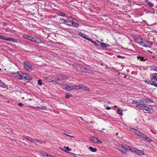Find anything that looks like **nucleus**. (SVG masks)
<instances>
[{
  "instance_id": "7c9ffc66",
  "label": "nucleus",
  "mask_w": 157,
  "mask_h": 157,
  "mask_svg": "<svg viewBox=\"0 0 157 157\" xmlns=\"http://www.w3.org/2000/svg\"><path fill=\"white\" fill-rule=\"evenodd\" d=\"M73 25L72 26H75V27H77L79 26L78 24L77 23L73 21L72 22Z\"/></svg>"
},
{
  "instance_id": "f3484780",
  "label": "nucleus",
  "mask_w": 157,
  "mask_h": 157,
  "mask_svg": "<svg viewBox=\"0 0 157 157\" xmlns=\"http://www.w3.org/2000/svg\"><path fill=\"white\" fill-rule=\"evenodd\" d=\"M145 82L147 84H151L153 86H154V85H156V82H155L151 81L149 79L145 80Z\"/></svg>"
},
{
  "instance_id": "3c124183",
  "label": "nucleus",
  "mask_w": 157,
  "mask_h": 157,
  "mask_svg": "<svg viewBox=\"0 0 157 157\" xmlns=\"http://www.w3.org/2000/svg\"><path fill=\"white\" fill-rule=\"evenodd\" d=\"M156 86V87H157V83H156V85H154V86Z\"/></svg>"
},
{
  "instance_id": "09e8293b",
  "label": "nucleus",
  "mask_w": 157,
  "mask_h": 157,
  "mask_svg": "<svg viewBox=\"0 0 157 157\" xmlns=\"http://www.w3.org/2000/svg\"><path fill=\"white\" fill-rule=\"evenodd\" d=\"M68 153L71 154H72V155H75V154L72 153H71V152H68Z\"/></svg>"
},
{
  "instance_id": "37998d69",
  "label": "nucleus",
  "mask_w": 157,
  "mask_h": 157,
  "mask_svg": "<svg viewBox=\"0 0 157 157\" xmlns=\"http://www.w3.org/2000/svg\"><path fill=\"white\" fill-rule=\"evenodd\" d=\"M140 60H144V58L143 57H140Z\"/></svg>"
},
{
  "instance_id": "c9c22d12",
  "label": "nucleus",
  "mask_w": 157,
  "mask_h": 157,
  "mask_svg": "<svg viewBox=\"0 0 157 157\" xmlns=\"http://www.w3.org/2000/svg\"><path fill=\"white\" fill-rule=\"evenodd\" d=\"M29 36H29L27 35H25L23 37L25 38L28 39L29 40Z\"/></svg>"
},
{
  "instance_id": "c756f323",
  "label": "nucleus",
  "mask_w": 157,
  "mask_h": 157,
  "mask_svg": "<svg viewBox=\"0 0 157 157\" xmlns=\"http://www.w3.org/2000/svg\"><path fill=\"white\" fill-rule=\"evenodd\" d=\"M57 14L59 16H64L65 15V13L62 12H59L57 13Z\"/></svg>"
},
{
  "instance_id": "9b49d317",
  "label": "nucleus",
  "mask_w": 157,
  "mask_h": 157,
  "mask_svg": "<svg viewBox=\"0 0 157 157\" xmlns=\"http://www.w3.org/2000/svg\"><path fill=\"white\" fill-rule=\"evenodd\" d=\"M132 152H135L136 154L139 155H144V153L143 151L136 149L134 148L132 149Z\"/></svg>"
},
{
  "instance_id": "72a5a7b5",
  "label": "nucleus",
  "mask_w": 157,
  "mask_h": 157,
  "mask_svg": "<svg viewBox=\"0 0 157 157\" xmlns=\"http://www.w3.org/2000/svg\"><path fill=\"white\" fill-rule=\"evenodd\" d=\"M148 4L151 7H152L154 6L153 4L151 2H148Z\"/></svg>"
},
{
  "instance_id": "4be33fe9",
  "label": "nucleus",
  "mask_w": 157,
  "mask_h": 157,
  "mask_svg": "<svg viewBox=\"0 0 157 157\" xmlns=\"http://www.w3.org/2000/svg\"><path fill=\"white\" fill-rule=\"evenodd\" d=\"M64 148H65L66 149V150H65V149H64L63 148H61L60 149L64 151L66 153H68V152L67 151H70L71 150V149L70 148H69V147H68L64 146Z\"/></svg>"
},
{
  "instance_id": "a18cd8bd",
  "label": "nucleus",
  "mask_w": 157,
  "mask_h": 157,
  "mask_svg": "<svg viewBox=\"0 0 157 157\" xmlns=\"http://www.w3.org/2000/svg\"><path fill=\"white\" fill-rule=\"evenodd\" d=\"M30 107L32 108H35H35L36 107H34V106H30V107Z\"/></svg>"
},
{
  "instance_id": "58836bf2",
  "label": "nucleus",
  "mask_w": 157,
  "mask_h": 157,
  "mask_svg": "<svg viewBox=\"0 0 157 157\" xmlns=\"http://www.w3.org/2000/svg\"><path fill=\"white\" fill-rule=\"evenodd\" d=\"M93 43H94L95 45H99V44H100V43H98V42H97V41L95 42H94L93 41V42H92Z\"/></svg>"
},
{
  "instance_id": "de8ad7c7",
  "label": "nucleus",
  "mask_w": 157,
  "mask_h": 157,
  "mask_svg": "<svg viewBox=\"0 0 157 157\" xmlns=\"http://www.w3.org/2000/svg\"><path fill=\"white\" fill-rule=\"evenodd\" d=\"M69 136L70 137H71V138H74V137L73 136Z\"/></svg>"
},
{
  "instance_id": "b1692460",
  "label": "nucleus",
  "mask_w": 157,
  "mask_h": 157,
  "mask_svg": "<svg viewBox=\"0 0 157 157\" xmlns=\"http://www.w3.org/2000/svg\"><path fill=\"white\" fill-rule=\"evenodd\" d=\"M81 88L84 90L87 91H89L90 90V89L89 88L82 85L81 86Z\"/></svg>"
},
{
  "instance_id": "4468645a",
  "label": "nucleus",
  "mask_w": 157,
  "mask_h": 157,
  "mask_svg": "<svg viewBox=\"0 0 157 157\" xmlns=\"http://www.w3.org/2000/svg\"><path fill=\"white\" fill-rule=\"evenodd\" d=\"M90 140L94 143L97 144H101L102 143L101 141L100 140L94 137H92L90 138Z\"/></svg>"
},
{
  "instance_id": "f8f14e48",
  "label": "nucleus",
  "mask_w": 157,
  "mask_h": 157,
  "mask_svg": "<svg viewBox=\"0 0 157 157\" xmlns=\"http://www.w3.org/2000/svg\"><path fill=\"white\" fill-rule=\"evenodd\" d=\"M76 68V69L78 70L79 71H81L83 72H88V71H87L88 70L85 67H81L79 65L77 66Z\"/></svg>"
},
{
  "instance_id": "864d4df0",
  "label": "nucleus",
  "mask_w": 157,
  "mask_h": 157,
  "mask_svg": "<svg viewBox=\"0 0 157 157\" xmlns=\"http://www.w3.org/2000/svg\"><path fill=\"white\" fill-rule=\"evenodd\" d=\"M117 106H116H116H114V108H117Z\"/></svg>"
},
{
  "instance_id": "39448f33",
  "label": "nucleus",
  "mask_w": 157,
  "mask_h": 157,
  "mask_svg": "<svg viewBox=\"0 0 157 157\" xmlns=\"http://www.w3.org/2000/svg\"><path fill=\"white\" fill-rule=\"evenodd\" d=\"M57 75H51L44 78V80L48 82H52L54 81H55L53 83V84H56V83L59 84L57 82Z\"/></svg>"
},
{
  "instance_id": "423d86ee",
  "label": "nucleus",
  "mask_w": 157,
  "mask_h": 157,
  "mask_svg": "<svg viewBox=\"0 0 157 157\" xmlns=\"http://www.w3.org/2000/svg\"><path fill=\"white\" fill-rule=\"evenodd\" d=\"M23 65L24 69L26 70L30 71L33 70L31 65L28 62H24Z\"/></svg>"
},
{
  "instance_id": "9d476101",
  "label": "nucleus",
  "mask_w": 157,
  "mask_h": 157,
  "mask_svg": "<svg viewBox=\"0 0 157 157\" xmlns=\"http://www.w3.org/2000/svg\"><path fill=\"white\" fill-rule=\"evenodd\" d=\"M57 81L59 80L62 82L68 79V76L64 75H57Z\"/></svg>"
},
{
  "instance_id": "8fccbe9b",
  "label": "nucleus",
  "mask_w": 157,
  "mask_h": 157,
  "mask_svg": "<svg viewBox=\"0 0 157 157\" xmlns=\"http://www.w3.org/2000/svg\"><path fill=\"white\" fill-rule=\"evenodd\" d=\"M68 153L71 154H72V155H75V154L72 153H71V152H68Z\"/></svg>"
},
{
  "instance_id": "bf43d9fd",
  "label": "nucleus",
  "mask_w": 157,
  "mask_h": 157,
  "mask_svg": "<svg viewBox=\"0 0 157 157\" xmlns=\"http://www.w3.org/2000/svg\"><path fill=\"white\" fill-rule=\"evenodd\" d=\"M75 157H77L76 156H75Z\"/></svg>"
},
{
  "instance_id": "cd10ccee",
  "label": "nucleus",
  "mask_w": 157,
  "mask_h": 157,
  "mask_svg": "<svg viewBox=\"0 0 157 157\" xmlns=\"http://www.w3.org/2000/svg\"><path fill=\"white\" fill-rule=\"evenodd\" d=\"M97 42H98L99 43H100V45L103 48H105L107 46V44L104 43H101L99 42V41H97Z\"/></svg>"
},
{
  "instance_id": "6e6552de",
  "label": "nucleus",
  "mask_w": 157,
  "mask_h": 157,
  "mask_svg": "<svg viewBox=\"0 0 157 157\" xmlns=\"http://www.w3.org/2000/svg\"><path fill=\"white\" fill-rule=\"evenodd\" d=\"M130 130L131 131L134 133L136 135H138V136H140V137L142 138H143V137H144L145 135L144 133L138 131L137 130H136L133 128H130Z\"/></svg>"
},
{
  "instance_id": "4c0bfd02",
  "label": "nucleus",
  "mask_w": 157,
  "mask_h": 157,
  "mask_svg": "<svg viewBox=\"0 0 157 157\" xmlns=\"http://www.w3.org/2000/svg\"><path fill=\"white\" fill-rule=\"evenodd\" d=\"M0 39L6 40V37H4L2 36H0Z\"/></svg>"
},
{
  "instance_id": "473e14b6",
  "label": "nucleus",
  "mask_w": 157,
  "mask_h": 157,
  "mask_svg": "<svg viewBox=\"0 0 157 157\" xmlns=\"http://www.w3.org/2000/svg\"><path fill=\"white\" fill-rule=\"evenodd\" d=\"M34 37H33L31 36H30L29 37V40L32 41L33 42V40H34Z\"/></svg>"
},
{
  "instance_id": "a878e982",
  "label": "nucleus",
  "mask_w": 157,
  "mask_h": 157,
  "mask_svg": "<svg viewBox=\"0 0 157 157\" xmlns=\"http://www.w3.org/2000/svg\"><path fill=\"white\" fill-rule=\"evenodd\" d=\"M0 87L5 88L6 87V86L5 84L2 81L0 80Z\"/></svg>"
},
{
  "instance_id": "f257e3e1",
  "label": "nucleus",
  "mask_w": 157,
  "mask_h": 157,
  "mask_svg": "<svg viewBox=\"0 0 157 157\" xmlns=\"http://www.w3.org/2000/svg\"><path fill=\"white\" fill-rule=\"evenodd\" d=\"M152 102V101L148 99H142L135 100L133 101V104L136 105L135 107L142 110L148 111V113H152L154 112L153 109L148 108L145 104Z\"/></svg>"
},
{
  "instance_id": "1a4fd4ad",
  "label": "nucleus",
  "mask_w": 157,
  "mask_h": 157,
  "mask_svg": "<svg viewBox=\"0 0 157 157\" xmlns=\"http://www.w3.org/2000/svg\"><path fill=\"white\" fill-rule=\"evenodd\" d=\"M25 138L31 142H32L36 144H40L41 143L40 142L39 140H37L33 139L29 137L26 136Z\"/></svg>"
},
{
  "instance_id": "2f4dec72",
  "label": "nucleus",
  "mask_w": 157,
  "mask_h": 157,
  "mask_svg": "<svg viewBox=\"0 0 157 157\" xmlns=\"http://www.w3.org/2000/svg\"><path fill=\"white\" fill-rule=\"evenodd\" d=\"M72 95L71 94H67L65 95V98H68L70 97H72Z\"/></svg>"
},
{
  "instance_id": "a211bd4d",
  "label": "nucleus",
  "mask_w": 157,
  "mask_h": 157,
  "mask_svg": "<svg viewBox=\"0 0 157 157\" xmlns=\"http://www.w3.org/2000/svg\"><path fill=\"white\" fill-rule=\"evenodd\" d=\"M73 20H65V23L66 25L72 26L73 25Z\"/></svg>"
},
{
  "instance_id": "ea45409f",
  "label": "nucleus",
  "mask_w": 157,
  "mask_h": 157,
  "mask_svg": "<svg viewBox=\"0 0 157 157\" xmlns=\"http://www.w3.org/2000/svg\"><path fill=\"white\" fill-rule=\"evenodd\" d=\"M18 105L20 106H22L23 105V104L22 103H19L18 104Z\"/></svg>"
},
{
  "instance_id": "aec40b11",
  "label": "nucleus",
  "mask_w": 157,
  "mask_h": 157,
  "mask_svg": "<svg viewBox=\"0 0 157 157\" xmlns=\"http://www.w3.org/2000/svg\"><path fill=\"white\" fill-rule=\"evenodd\" d=\"M151 79L152 80H155L156 81H157V73H153L152 74Z\"/></svg>"
},
{
  "instance_id": "412c9836",
  "label": "nucleus",
  "mask_w": 157,
  "mask_h": 157,
  "mask_svg": "<svg viewBox=\"0 0 157 157\" xmlns=\"http://www.w3.org/2000/svg\"><path fill=\"white\" fill-rule=\"evenodd\" d=\"M6 40L11 41L13 42H16L17 41V40L13 38L6 37Z\"/></svg>"
},
{
  "instance_id": "49530a36",
  "label": "nucleus",
  "mask_w": 157,
  "mask_h": 157,
  "mask_svg": "<svg viewBox=\"0 0 157 157\" xmlns=\"http://www.w3.org/2000/svg\"><path fill=\"white\" fill-rule=\"evenodd\" d=\"M152 70H154V71H157V69H156L153 68V69H152Z\"/></svg>"
},
{
  "instance_id": "7ed1b4c3",
  "label": "nucleus",
  "mask_w": 157,
  "mask_h": 157,
  "mask_svg": "<svg viewBox=\"0 0 157 157\" xmlns=\"http://www.w3.org/2000/svg\"><path fill=\"white\" fill-rule=\"evenodd\" d=\"M133 148V147H131L126 144H122L119 145L117 148L116 149H118L123 153H126L127 152V150H129L132 152Z\"/></svg>"
},
{
  "instance_id": "c03bdc74",
  "label": "nucleus",
  "mask_w": 157,
  "mask_h": 157,
  "mask_svg": "<svg viewBox=\"0 0 157 157\" xmlns=\"http://www.w3.org/2000/svg\"><path fill=\"white\" fill-rule=\"evenodd\" d=\"M40 107L39 106H37L35 108V109H40Z\"/></svg>"
},
{
  "instance_id": "f03ea898",
  "label": "nucleus",
  "mask_w": 157,
  "mask_h": 157,
  "mask_svg": "<svg viewBox=\"0 0 157 157\" xmlns=\"http://www.w3.org/2000/svg\"><path fill=\"white\" fill-rule=\"evenodd\" d=\"M12 75L13 76L20 80L25 79L27 80H30L32 79V77L26 73L20 72L13 73Z\"/></svg>"
},
{
  "instance_id": "6ab92c4d",
  "label": "nucleus",
  "mask_w": 157,
  "mask_h": 157,
  "mask_svg": "<svg viewBox=\"0 0 157 157\" xmlns=\"http://www.w3.org/2000/svg\"><path fill=\"white\" fill-rule=\"evenodd\" d=\"M33 42L36 43H40L42 42V41L39 38L34 37Z\"/></svg>"
},
{
  "instance_id": "13d9d810",
  "label": "nucleus",
  "mask_w": 157,
  "mask_h": 157,
  "mask_svg": "<svg viewBox=\"0 0 157 157\" xmlns=\"http://www.w3.org/2000/svg\"><path fill=\"white\" fill-rule=\"evenodd\" d=\"M60 20H61V18H60ZM62 20H64V19H62Z\"/></svg>"
},
{
  "instance_id": "bb28decb",
  "label": "nucleus",
  "mask_w": 157,
  "mask_h": 157,
  "mask_svg": "<svg viewBox=\"0 0 157 157\" xmlns=\"http://www.w3.org/2000/svg\"><path fill=\"white\" fill-rule=\"evenodd\" d=\"M143 138L145 139V140H147V141L149 142H151V141L149 137H147L145 135H144Z\"/></svg>"
},
{
  "instance_id": "393cba45",
  "label": "nucleus",
  "mask_w": 157,
  "mask_h": 157,
  "mask_svg": "<svg viewBox=\"0 0 157 157\" xmlns=\"http://www.w3.org/2000/svg\"><path fill=\"white\" fill-rule=\"evenodd\" d=\"M89 149L92 152H95L97 151L96 148H94L91 146H90L89 147Z\"/></svg>"
},
{
  "instance_id": "e433bc0d",
  "label": "nucleus",
  "mask_w": 157,
  "mask_h": 157,
  "mask_svg": "<svg viewBox=\"0 0 157 157\" xmlns=\"http://www.w3.org/2000/svg\"><path fill=\"white\" fill-rule=\"evenodd\" d=\"M46 108V107L44 105H43L40 107V109H44Z\"/></svg>"
},
{
  "instance_id": "ddd939ff",
  "label": "nucleus",
  "mask_w": 157,
  "mask_h": 157,
  "mask_svg": "<svg viewBox=\"0 0 157 157\" xmlns=\"http://www.w3.org/2000/svg\"><path fill=\"white\" fill-rule=\"evenodd\" d=\"M39 154L40 155L43 157H54L51 155H49L48 154L45 152L40 151Z\"/></svg>"
},
{
  "instance_id": "c85d7f7f",
  "label": "nucleus",
  "mask_w": 157,
  "mask_h": 157,
  "mask_svg": "<svg viewBox=\"0 0 157 157\" xmlns=\"http://www.w3.org/2000/svg\"><path fill=\"white\" fill-rule=\"evenodd\" d=\"M117 113L120 114L121 115H123V114L122 113V110L119 109H117Z\"/></svg>"
},
{
  "instance_id": "f704fd0d",
  "label": "nucleus",
  "mask_w": 157,
  "mask_h": 157,
  "mask_svg": "<svg viewBox=\"0 0 157 157\" xmlns=\"http://www.w3.org/2000/svg\"><path fill=\"white\" fill-rule=\"evenodd\" d=\"M38 84L41 85L42 84V82L41 80H39L38 81Z\"/></svg>"
},
{
  "instance_id": "5fc2aeb1",
  "label": "nucleus",
  "mask_w": 157,
  "mask_h": 157,
  "mask_svg": "<svg viewBox=\"0 0 157 157\" xmlns=\"http://www.w3.org/2000/svg\"><path fill=\"white\" fill-rule=\"evenodd\" d=\"M66 135L67 136H70L69 135H67V134H66Z\"/></svg>"
},
{
  "instance_id": "79ce46f5",
  "label": "nucleus",
  "mask_w": 157,
  "mask_h": 157,
  "mask_svg": "<svg viewBox=\"0 0 157 157\" xmlns=\"http://www.w3.org/2000/svg\"><path fill=\"white\" fill-rule=\"evenodd\" d=\"M117 57L118 58H123V57H122V56H120V55L117 56Z\"/></svg>"
},
{
  "instance_id": "6e6d98bb",
  "label": "nucleus",
  "mask_w": 157,
  "mask_h": 157,
  "mask_svg": "<svg viewBox=\"0 0 157 157\" xmlns=\"http://www.w3.org/2000/svg\"><path fill=\"white\" fill-rule=\"evenodd\" d=\"M29 100L30 101H31L32 100V99H29Z\"/></svg>"
},
{
  "instance_id": "5701e85b",
  "label": "nucleus",
  "mask_w": 157,
  "mask_h": 157,
  "mask_svg": "<svg viewBox=\"0 0 157 157\" xmlns=\"http://www.w3.org/2000/svg\"><path fill=\"white\" fill-rule=\"evenodd\" d=\"M81 86L80 85H77L76 86H73V90H78L80 89V88H81Z\"/></svg>"
},
{
  "instance_id": "603ef678",
  "label": "nucleus",
  "mask_w": 157,
  "mask_h": 157,
  "mask_svg": "<svg viewBox=\"0 0 157 157\" xmlns=\"http://www.w3.org/2000/svg\"><path fill=\"white\" fill-rule=\"evenodd\" d=\"M116 135H118V133L117 132V133H116Z\"/></svg>"
},
{
  "instance_id": "a19ab883",
  "label": "nucleus",
  "mask_w": 157,
  "mask_h": 157,
  "mask_svg": "<svg viewBox=\"0 0 157 157\" xmlns=\"http://www.w3.org/2000/svg\"><path fill=\"white\" fill-rule=\"evenodd\" d=\"M105 108H107V109L108 110V109H110V108L108 106H106V105H105Z\"/></svg>"
},
{
  "instance_id": "2eb2a0df",
  "label": "nucleus",
  "mask_w": 157,
  "mask_h": 157,
  "mask_svg": "<svg viewBox=\"0 0 157 157\" xmlns=\"http://www.w3.org/2000/svg\"><path fill=\"white\" fill-rule=\"evenodd\" d=\"M78 35L82 37L83 38L85 39L86 40H87L91 41V42H93V41H92L89 38L87 37V36L85 34L83 33H79Z\"/></svg>"
},
{
  "instance_id": "20e7f679",
  "label": "nucleus",
  "mask_w": 157,
  "mask_h": 157,
  "mask_svg": "<svg viewBox=\"0 0 157 157\" xmlns=\"http://www.w3.org/2000/svg\"><path fill=\"white\" fill-rule=\"evenodd\" d=\"M136 41L137 43L141 45L146 47H150L152 44V43H150L142 38L137 39Z\"/></svg>"
},
{
  "instance_id": "4d7b16f0",
  "label": "nucleus",
  "mask_w": 157,
  "mask_h": 157,
  "mask_svg": "<svg viewBox=\"0 0 157 157\" xmlns=\"http://www.w3.org/2000/svg\"><path fill=\"white\" fill-rule=\"evenodd\" d=\"M101 41H103V40H101Z\"/></svg>"
},
{
  "instance_id": "0eeeda50",
  "label": "nucleus",
  "mask_w": 157,
  "mask_h": 157,
  "mask_svg": "<svg viewBox=\"0 0 157 157\" xmlns=\"http://www.w3.org/2000/svg\"><path fill=\"white\" fill-rule=\"evenodd\" d=\"M130 130L131 131L134 133L136 135H138V136H140V137L142 138H143V137H144L145 135L144 133L138 131L137 130H136L133 128H130Z\"/></svg>"
},
{
  "instance_id": "dca6fc26",
  "label": "nucleus",
  "mask_w": 157,
  "mask_h": 157,
  "mask_svg": "<svg viewBox=\"0 0 157 157\" xmlns=\"http://www.w3.org/2000/svg\"><path fill=\"white\" fill-rule=\"evenodd\" d=\"M65 90L67 91H70L73 90V86H67L64 88Z\"/></svg>"
}]
</instances>
